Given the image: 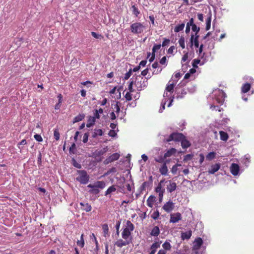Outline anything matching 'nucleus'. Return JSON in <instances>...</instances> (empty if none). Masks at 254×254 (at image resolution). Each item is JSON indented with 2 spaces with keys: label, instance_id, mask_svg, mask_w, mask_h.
Segmentation results:
<instances>
[{
  "label": "nucleus",
  "instance_id": "obj_14",
  "mask_svg": "<svg viewBox=\"0 0 254 254\" xmlns=\"http://www.w3.org/2000/svg\"><path fill=\"white\" fill-rule=\"evenodd\" d=\"M230 170L231 173L234 176H237L238 175L239 170H240V167L239 165L235 163L232 164L231 167H230Z\"/></svg>",
  "mask_w": 254,
  "mask_h": 254
},
{
  "label": "nucleus",
  "instance_id": "obj_47",
  "mask_svg": "<svg viewBox=\"0 0 254 254\" xmlns=\"http://www.w3.org/2000/svg\"><path fill=\"white\" fill-rule=\"evenodd\" d=\"M131 74H132V70H131V69H130L129 70V71L125 74L124 79L125 80L128 79L130 77Z\"/></svg>",
  "mask_w": 254,
  "mask_h": 254
},
{
  "label": "nucleus",
  "instance_id": "obj_34",
  "mask_svg": "<svg viewBox=\"0 0 254 254\" xmlns=\"http://www.w3.org/2000/svg\"><path fill=\"white\" fill-rule=\"evenodd\" d=\"M84 235L82 234L80 237V240H78L77 242V245L80 248H83L84 246V241L83 239Z\"/></svg>",
  "mask_w": 254,
  "mask_h": 254
},
{
  "label": "nucleus",
  "instance_id": "obj_57",
  "mask_svg": "<svg viewBox=\"0 0 254 254\" xmlns=\"http://www.w3.org/2000/svg\"><path fill=\"white\" fill-rule=\"evenodd\" d=\"M92 189V190H90L89 191L90 192H92L95 194L98 193L99 192V190L98 188H91Z\"/></svg>",
  "mask_w": 254,
  "mask_h": 254
},
{
  "label": "nucleus",
  "instance_id": "obj_55",
  "mask_svg": "<svg viewBox=\"0 0 254 254\" xmlns=\"http://www.w3.org/2000/svg\"><path fill=\"white\" fill-rule=\"evenodd\" d=\"M27 144V141L25 139H22L20 142H19L18 144H17V146L19 148V149H21L20 148V145H25Z\"/></svg>",
  "mask_w": 254,
  "mask_h": 254
},
{
  "label": "nucleus",
  "instance_id": "obj_35",
  "mask_svg": "<svg viewBox=\"0 0 254 254\" xmlns=\"http://www.w3.org/2000/svg\"><path fill=\"white\" fill-rule=\"evenodd\" d=\"M211 16L210 15L208 17H207L206 21V30H209L211 26Z\"/></svg>",
  "mask_w": 254,
  "mask_h": 254
},
{
  "label": "nucleus",
  "instance_id": "obj_38",
  "mask_svg": "<svg viewBox=\"0 0 254 254\" xmlns=\"http://www.w3.org/2000/svg\"><path fill=\"white\" fill-rule=\"evenodd\" d=\"M116 190V188L114 186L110 187L105 192V195H107L113 192H115Z\"/></svg>",
  "mask_w": 254,
  "mask_h": 254
},
{
  "label": "nucleus",
  "instance_id": "obj_26",
  "mask_svg": "<svg viewBox=\"0 0 254 254\" xmlns=\"http://www.w3.org/2000/svg\"><path fill=\"white\" fill-rule=\"evenodd\" d=\"M176 152V150L175 148H171L165 153L164 155V158L165 159L167 157L171 156L173 154H175Z\"/></svg>",
  "mask_w": 254,
  "mask_h": 254
},
{
  "label": "nucleus",
  "instance_id": "obj_20",
  "mask_svg": "<svg viewBox=\"0 0 254 254\" xmlns=\"http://www.w3.org/2000/svg\"><path fill=\"white\" fill-rule=\"evenodd\" d=\"M160 234V229L158 226H154L151 231L150 235L154 237H157Z\"/></svg>",
  "mask_w": 254,
  "mask_h": 254
},
{
  "label": "nucleus",
  "instance_id": "obj_2",
  "mask_svg": "<svg viewBox=\"0 0 254 254\" xmlns=\"http://www.w3.org/2000/svg\"><path fill=\"white\" fill-rule=\"evenodd\" d=\"M145 28V26L140 22H136L132 23L130 26L131 32L135 35L142 33Z\"/></svg>",
  "mask_w": 254,
  "mask_h": 254
},
{
  "label": "nucleus",
  "instance_id": "obj_44",
  "mask_svg": "<svg viewBox=\"0 0 254 254\" xmlns=\"http://www.w3.org/2000/svg\"><path fill=\"white\" fill-rule=\"evenodd\" d=\"M91 35L94 38L97 39H101L103 38V37L101 35L97 34L95 32H92Z\"/></svg>",
  "mask_w": 254,
  "mask_h": 254
},
{
  "label": "nucleus",
  "instance_id": "obj_31",
  "mask_svg": "<svg viewBox=\"0 0 254 254\" xmlns=\"http://www.w3.org/2000/svg\"><path fill=\"white\" fill-rule=\"evenodd\" d=\"M220 135V139L223 141H226L227 140L228 138V134L223 131H220L219 132Z\"/></svg>",
  "mask_w": 254,
  "mask_h": 254
},
{
  "label": "nucleus",
  "instance_id": "obj_11",
  "mask_svg": "<svg viewBox=\"0 0 254 254\" xmlns=\"http://www.w3.org/2000/svg\"><path fill=\"white\" fill-rule=\"evenodd\" d=\"M175 207V204L171 201L167 202L163 205L162 208L167 212H170L172 211Z\"/></svg>",
  "mask_w": 254,
  "mask_h": 254
},
{
  "label": "nucleus",
  "instance_id": "obj_54",
  "mask_svg": "<svg viewBox=\"0 0 254 254\" xmlns=\"http://www.w3.org/2000/svg\"><path fill=\"white\" fill-rule=\"evenodd\" d=\"M108 135L111 137H115L117 135V133L115 130H110L108 133Z\"/></svg>",
  "mask_w": 254,
  "mask_h": 254
},
{
  "label": "nucleus",
  "instance_id": "obj_24",
  "mask_svg": "<svg viewBox=\"0 0 254 254\" xmlns=\"http://www.w3.org/2000/svg\"><path fill=\"white\" fill-rule=\"evenodd\" d=\"M96 120L92 116H89L87 120V123L86 127H92L95 123Z\"/></svg>",
  "mask_w": 254,
  "mask_h": 254
},
{
  "label": "nucleus",
  "instance_id": "obj_63",
  "mask_svg": "<svg viewBox=\"0 0 254 254\" xmlns=\"http://www.w3.org/2000/svg\"><path fill=\"white\" fill-rule=\"evenodd\" d=\"M170 42V40L169 39H164L163 43H162V46L163 47H165L166 46H167Z\"/></svg>",
  "mask_w": 254,
  "mask_h": 254
},
{
  "label": "nucleus",
  "instance_id": "obj_45",
  "mask_svg": "<svg viewBox=\"0 0 254 254\" xmlns=\"http://www.w3.org/2000/svg\"><path fill=\"white\" fill-rule=\"evenodd\" d=\"M130 92H127L126 93L125 97L127 101H130L132 100V95Z\"/></svg>",
  "mask_w": 254,
  "mask_h": 254
},
{
  "label": "nucleus",
  "instance_id": "obj_16",
  "mask_svg": "<svg viewBox=\"0 0 254 254\" xmlns=\"http://www.w3.org/2000/svg\"><path fill=\"white\" fill-rule=\"evenodd\" d=\"M220 168V165L219 164L217 163L214 165H212L210 168L209 169L208 172L210 174H213L217 171L219 170Z\"/></svg>",
  "mask_w": 254,
  "mask_h": 254
},
{
  "label": "nucleus",
  "instance_id": "obj_42",
  "mask_svg": "<svg viewBox=\"0 0 254 254\" xmlns=\"http://www.w3.org/2000/svg\"><path fill=\"white\" fill-rule=\"evenodd\" d=\"M159 215H160V213H159V211L158 210H156V211H154L153 213H152V214L151 215V217L154 220H156L159 217Z\"/></svg>",
  "mask_w": 254,
  "mask_h": 254
},
{
  "label": "nucleus",
  "instance_id": "obj_41",
  "mask_svg": "<svg viewBox=\"0 0 254 254\" xmlns=\"http://www.w3.org/2000/svg\"><path fill=\"white\" fill-rule=\"evenodd\" d=\"M178 42L182 49H184L185 48V38L184 37H181Z\"/></svg>",
  "mask_w": 254,
  "mask_h": 254
},
{
  "label": "nucleus",
  "instance_id": "obj_23",
  "mask_svg": "<svg viewBox=\"0 0 254 254\" xmlns=\"http://www.w3.org/2000/svg\"><path fill=\"white\" fill-rule=\"evenodd\" d=\"M155 201V197L153 195H150L147 200V206L149 207H152Z\"/></svg>",
  "mask_w": 254,
  "mask_h": 254
},
{
  "label": "nucleus",
  "instance_id": "obj_22",
  "mask_svg": "<svg viewBox=\"0 0 254 254\" xmlns=\"http://www.w3.org/2000/svg\"><path fill=\"white\" fill-rule=\"evenodd\" d=\"M103 134V131L101 129L95 128L94 130V132L92 133V137L93 138H96L98 136H102Z\"/></svg>",
  "mask_w": 254,
  "mask_h": 254
},
{
  "label": "nucleus",
  "instance_id": "obj_18",
  "mask_svg": "<svg viewBox=\"0 0 254 254\" xmlns=\"http://www.w3.org/2000/svg\"><path fill=\"white\" fill-rule=\"evenodd\" d=\"M159 172L162 175L166 176L167 175L168 170L167 167L166 162H164L162 166L159 169Z\"/></svg>",
  "mask_w": 254,
  "mask_h": 254
},
{
  "label": "nucleus",
  "instance_id": "obj_56",
  "mask_svg": "<svg viewBox=\"0 0 254 254\" xmlns=\"http://www.w3.org/2000/svg\"><path fill=\"white\" fill-rule=\"evenodd\" d=\"M210 109L212 110H215V111H218L219 112L221 111L220 108L219 106H214V105H211L210 106Z\"/></svg>",
  "mask_w": 254,
  "mask_h": 254
},
{
  "label": "nucleus",
  "instance_id": "obj_39",
  "mask_svg": "<svg viewBox=\"0 0 254 254\" xmlns=\"http://www.w3.org/2000/svg\"><path fill=\"white\" fill-rule=\"evenodd\" d=\"M102 229L103 231L104 236L106 237V236L108 234L109 232V228L107 224H105L102 225Z\"/></svg>",
  "mask_w": 254,
  "mask_h": 254
},
{
  "label": "nucleus",
  "instance_id": "obj_15",
  "mask_svg": "<svg viewBox=\"0 0 254 254\" xmlns=\"http://www.w3.org/2000/svg\"><path fill=\"white\" fill-rule=\"evenodd\" d=\"M105 186V184L103 181H98L94 184H89L87 186L88 188H98V189H103Z\"/></svg>",
  "mask_w": 254,
  "mask_h": 254
},
{
  "label": "nucleus",
  "instance_id": "obj_25",
  "mask_svg": "<svg viewBox=\"0 0 254 254\" xmlns=\"http://www.w3.org/2000/svg\"><path fill=\"white\" fill-rule=\"evenodd\" d=\"M191 236V231L189 230L188 231L182 233L181 237L183 240H188Z\"/></svg>",
  "mask_w": 254,
  "mask_h": 254
},
{
  "label": "nucleus",
  "instance_id": "obj_43",
  "mask_svg": "<svg viewBox=\"0 0 254 254\" xmlns=\"http://www.w3.org/2000/svg\"><path fill=\"white\" fill-rule=\"evenodd\" d=\"M54 138L56 140H58L60 139V133L58 129H55L54 132Z\"/></svg>",
  "mask_w": 254,
  "mask_h": 254
},
{
  "label": "nucleus",
  "instance_id": "obj_4",
  "mask_svg": "<svg viewBox=\"0 0 254 254\" xmlns=\"http://www.w3.org/2000/svg\"><path fill=\"white\" fill-rule=\"evenodd\" d=\"M213 96L215 97L216 102L222 104L226 97V94L222 90L219 89H217L214 90L212 92Z\"/></svg>",
  "mask_w": 254,
  "mask_h": 254
},
{
  "label": "nucleus",
  "instance_id": "obj_21",
  "mask_svg": "<svg viewBox=\"0 0 254 254\" xmlns=\"http://www.w3.org/2000/svg\"><path fill=\"white\" fill-rule=\"evenodd\" d=\"M80 204L82 206V209L85 211L86 212H89L91 210L92 207L88 203L80 202Z\"/></svg>",
  "mask_w": 254,
  "mask_h": 254
},
{
  "label": "nucleus",
  "instance_id": "obj_50",
  "mask_svg": "<svg viewBox=\"0 0 254 254\" xmlns=\"http://www.w3.org/2000/svg\"><path fill=\"white\" fill-rule=\"evenodd\" d=\"M192 30L193 32H195V33H198L200 30L199 27H197V26L195 24H193L192 26L191 27Z\"/></svg>",
  "mask_w": 254,
  "mask_h": 254
},
{
  "label": "nucleus",
  "instance_id": "obj_37",
  "mask_svg": "<svg viewBox=\"0 0 254 254\" xmlns=\"http://www.w3.org/2000/svg\"><path fill=\"white\" fill-rule=\"evenodd\" d=\"M155 191L158 194L164 193L165 191L164 189H162V185L158 184L157 187L155 188Z\"/></svg>",
  "mask_w": 254,
  "mask_h": 254
},
{
  "label": "nucleus",
  "instance_id": "obj_29",
  "mask_svg": "<svg viewBox=\"0 0 254 254\" xmlns=\"http://www.w3.org/2000/svg\"><path fill=\"white\" fill-rule=\"evenodd\" d=\"M181 141L182 146L183 148H187L190 145L189 141L188 140H187L186 139H185V137L183 139H182V140H181Z\"/></svg>",
  "mask_w": 254,
  "mask_h": 254
},
{
  "label": "nucleus",
  "instance_id": "obj_53",
  "mask_svg": "<svg viewBox=\"0 0 254 254\" xmlns=\"http://www.w3.org/2000/svg\"><path fill=\"white\" fill-rule=\"evenodd\" d=\"M200 61L198 59H194L193 61L192 66L193 67H197V64L200 63Z\"/></svg>",
  "mask_w": 254,
  "mask_h": 254
},
{
  "label": "nucleus",
  "instance_id": "obj_8",
  "mask_svg": "<svg viewBox=\"0 0 254 254\" xmlns=\"http://www.w3.org/2000/svg\"><path fill=\"white\" fill-rule=\"evenodd\" d=\"M165 183L167 184L166 189L168 192L171 193L176 190L177 184L175 182L169 180L166 181Z\"/></svg>",
  "mask_w": 254,
  "mask_h": 254
},
{
  "label": "nucleus",
  "instance_id": "obj_19",
  "mask_svg": "<svg viewBox=\"0 0 254 254\" xmlns=\"http://www.w3.org/2000/svg\"><path fill=\"white\" fill-rule=\"evenodd\" d=\"M190 42V47H192L193 45L194 44L195 47L198 48V47H199L198 40L194 39V35L193 34L191 35Z\"/></svg>",
  "mask_w": 254,
  "mask_h": 254
},
{
  "label": "nucleus",
  "instance_id": "obj_52",
  "mask_svg": "<svg viewBox=\"0 0 254 254\" xmlns=\"http://www.w3.org/2000/svg\"><path fill=\"white\" fill-rule=\"evenodd\" d=\"M34 138L38 141L41 142L43 140L41 136L38 134H36L34 135Z\"/></svg>",
  "mask_w": 254,
  "mask_h": 254
},
{
  "label": "nucleus",
  "instance_id": "obj_5",
  "mask_svg": "<svg viewBox=\"0 0 254 254\" xmlns=\"http://www.w3.org/2000/svg\"><path fill=\"white\" fill-rule=\"evenodd\" d=\"M77 173L78 176L76 178V180L82 184H86L89 180V176L85 170H78Z\"/></svg>",
  "mask_w": 254,
  "mask_h": 254
},
{
  "label": "nucleus",
  "instance_id": "obj_28",
  "mask_svg": "<svg viewBox=\"0 0 254 254\" xmlns=\"http://www.w3.org/2000/svg\"><path fill=\"white\" fill-rule=\"evenodd\" d=\"M162 247L163 249V250H165V252L167 253V251H170L172 248V246L169 243V242L166 241L165 243L162 245Z\"/></svg>",
  "mask_w": 254,
  "mask_h": 254
},
{
  "label": "nucleus",
  "instance_id": "obj_7",
  "mask_svg": "<svg viewBox=\"0 0 254 254\" xmlns=\"http://www.w3.org/2000/svg\"><path fill=\"white\" fill-rule=\"evenodd\" d=\"M184 138V135L180 133H173L170 135L168 138L166 139L167 142H169L172 140L175 141H181Z\"/></svg>",
  "mask_w": 254,
  "mask_h": 254
},
{
  "label": "nucleus",
  "instance_id": "obj_46",
  "mask_svg": "<svg viewBox=\"0 0 254 254\" xmlns=\"http://www.w3.org/2000/svg\"><path fill=\"white\" fill-rule=\"evenodd\" d=\"M72 164L75 167H76L78 169H80L81 168V165L79 163L77 162L74 159H73L72 160Z\"/></svg>",
  "mask_w": 254,
  "mask_h": 254
},
{
  "label": "nucleus",
  "instance_id": "obj_36",
  "mask_svg": "<svg viewBox=\"0 0 254 254\" xmlns=\"http://www.w3.org/2000/svg\"><path fill=\"white\" fill-rule=\"evenodd\" d=\"M131 9L133 14L135 16V17H137L138 15L140 14V11L138 8L134 5H132Z\"/></svg>",
  "mask_w": 254,
  "mask_h": 254
},
{
  "label": "nucleus",
  "instance_id": "obj_1",
  "mask_svg": "<svg viewBox=\"0 0 254 254\" xmlns=\"http://www.w3.org/2000/svg\"><path fill=\"white\" fill-rule=\"evenodd\" d=\"M134 230V226L133 224L129 220H127L126 223V227L123 230L122 233V237L124 240H130L131 241L132 238L131 236V233Z\"/></svg>",
  "mask_w": 254,
  "mask_h": 254
},
{
  "label": "nucleus",
  "instance_id": "obj_59",
  "mask_svg": "<svg viewBox=\"0 0 254 254\" xmlns=\"http://www.w3.org/2000/svg\"><path fill=\"white\" fill-rule=\"evenodd\" d=\"M166 104V101H162L161 103V107H160L159 112L162 113L165 109V105Z\"/></svg>",
  "mask_w": 254,
  "mask_h": 254
},
{
  "label": "nucleus",
  "instance_id": "obj_60",
  "mask_svg": "<svg viewBox=\"0 0 254 254\" xmlns=\"http://www.w3.org/2000/svg\"><path fill=\"white\" fill-rule=\"evenodd\" d=\"M106 150L105 148H104L102 150L96 152V154L99 156H101L103 155L106 152Z\"/></svg>",
  "mask_w": 254,
  "mask_h": 254
},
{
  "label": "nucleus",
  "instance_id": "obj_48",
  "mask_svg": "<svg viewBox=\"0 0 254 254\" xmlns=\"http://www.w3.org/2000/svg\"><path fill=\"white\" fill-rule=\"evenodd\" d=\"M161 45L160 44H155L152 48V53L155 54V52L160 49Z\"/></svg>",
  "mask_w": 254,
  "mask_h": 254
},
{
  "label": "nucleus",
  "instance_id": "obj_33",
  "mask_svg": "<svg viewBox=\"0 0 254 254\" xmlns=\"http://www.w3.org/2000/svg\"><path fill=\"white\" fill-rule=\"evenodd\" d=\"M84 117L85 115L84 114H79L74 118L73 123H74L81 121L84 119Z\"/></svg>",
  "mask_w": 254,
  "mask_h": 254
},
{
  "label": "nucleus",
  "instance_id": "obj_61",
  "mask_svg": "<svg viewBox=\"0 0 254 254\" xmlns=\"http://www.w3.org/2000/svg\"><path fill=\"white\" fill-rule=\"evenodd\" d=\"M133 83V81H131L128 86V89L129 90V92H132L133 91V90L132 89V85Z\"/></svg>",
  "mask_w": 254,
  "mask_h": 254
},
{
  "label": "nucleus",
  "instance_id": "obj_51",
  "mask_svg": "<svg viewBox=\"0 0 254 254\" xmlns=\"http://www.w3.org/2000/svg\"><path fill=\"white\" fill-rule=\"evenodd\" d=\"M177 165H174L172 167V168L171 169V172L172 173V174H177V172L178 171Z\"/></svg>",
  "mask_w": 254,
  "mask_h": 254
},
{
  "label": "nucleus",
  "instance_id": "obj_13",
  "mask_svg": "<svg viewBox=\"0 0 254 254\" xmlns=\"http://www.w3.org/2000/svg\"><path fill=\"white\" fill-rule=\"evenodd\" d=\"M120 157L119 154L115 153L111 155L110 157L107 158L105 161V164H108L109 163L112 162L115 160H118Z\"/></svg>",
  "mask_w": 254,
  "mask_h": 254
},
{
  "label": "nucleus",
  "instance_id": "obj_62",
  "mask_svg": "<svg viewBox=\"0 0 254 254\" xmlns=\"http://www.w3.org/2000/svg\"><path fill=\"white\" fill-rule=\"evenodd\" d=\"M188 60V53L185 54L182 58V62H185Z\"/></svg>",
  "mask_w": 254,
  "mask_h": 254
},
{
  "label": "nucleus",
  "instance_id": "obj_3",
  "mask_svg": "<svg viewBox=\"0 0 254 254\" xmlns=\"http://www.w3.org/2000/svg\"><path fill=\"white\" fill-rule=\"evenodd\" d=\"M134 84L137 90L141 91L147 86V79L139 75L136 77Z\"/></svg>",
  "mask_w": 254,
  "mask_h": 254
},
{
  "label": "nucleus",
  "instance_id": "obj_27",
  "mask_svg": "<svg viewBox=\"0 0 254 254\" xmlns=\"http://www.w3.org/2000/svg\"><path fill=\"white\" fill-rule=\"evenodd\" d=\"M251 86L250 83H246L244 84L242 87V92L244 93H247L250 90Z\"/></svg>",
  "mask_w": 254,
  "mask_h": 254
},
{
  "label": "nucleus",
  "instance_id": "obj_49",
  "mask_svg": "<svg viewBox=\"0 0 254 254\" xmlns=\"http://www.w3.org/2000/svg\"><path fill=\"white\" fill-rule=\"evenodd\" d=\"M88 137H89V133L86 132L85 133L83 136V142L84 143H86L88 140Z\"/></svg>",
  "mask_w": 254,
  "mask_h": 254
},
{
  "label": "nucleus",
  "instance_id": "obj_64",
  "mask_svg": "<svg viewBox=\"0 0 254 254\" xmlns=\"http://www.w3.org/2000/svg\"><path fill=\"white\" fill-rule=\"evenodd\" d=\"M166 62V57H163L160 61V63L161 64H165Z\"/></svg>",
  "mask_w": 254,
  "mask_h": 254
},
{
  "label": "nucleus",
  "instance_id": "obj_10",
  "mask_svg": "<svg viewBox=\"0 0 254 254\" xmlns=\"http://www.w3.org/2000/svg\"><path fill=\"white\" fill-rule=\"evenodd\" d=\"M130 243V240L119 239L115 242V245L119 248H122L129 245Z\"/></svg>",
  "mask_w": 254,
  "mask_h": 254
},
{
  "label": "nucleus",
  "instance_id": "obj_9",
  "mask_svg": "<svg viewBox=\"0 0 254 254\" xmlns=\"http://www.w3.org/2000/svg\"><path fill=\"white\" fill-rule=\"evenodd\" d=\"M182 219V215L180 213L177 212L171 214L170 215V222L176 223Z\"/></svg>",
  "mask_w": 254,
  "mask_h": 254
},
{
  "label": "nucleus",
  "instance_id": "obj_58",
  "mask_svg": "<svg viewBox=\"0 0 254 254\" xmlns=\"http://www.w3.org/2000/svg\"><path fill=\"white\" fill-rule=\"evenodd\" d=\"M192 156L191 154H187L184 156V160L185 161L190 160L191 159Z\"/></svg>",
  "mask_w": 254,
  "mask_h": 254
},
{
  "label": "nucleus",
  "instance_id": "obj_17",
  "mask_svg": "<svg viewBox=\"0 0 254 254\" xmlns=\"http://www.w3.org/2000/svg\"><path fill=\"white\" fill-rule=\"evenodd\" d=\"M160 247V243L159 242H156L154 243L150 247L151 252L149 254H155L156 252V250L158 248H159Z\"/></svg>",
  "mask_w": 254,
  "mask_h": 254
},
{
  "label": "nucleus",
  "instance_id": "obj_6",
  "mask_svg": "<svg viewBox=\"0 0 254 254\" xmlns=\"http://www.w3.org/2000/svg\"><path fill=\"white\" fill-rule=\"evenodd\" d=\"M202 244L203 241L201 238H198L195 240L193 242V251L195 254H202L198 252V250L200 249Z\"/></svg>",
  "mask_w": 254,
  "mask_h": 254
},
{
  "label": "nucleus",
  "instance_id": "obj_12",
  "mask_svg": "<svg viewBox=\"0 0 254 254\" xmlns=\"http://www.w3.org/2000/svg\"><path fill=\"white\" fill-rule=\"evenodd\" d=\"M164 101H166V102L169 100V103L168 105V107H170L174 99V97L172 96V93L166 91L164 93Z\"/></svg>",
  "mask_w": 254,
  "mask_h": 254
},
{
  "label": "nucleus",
  "instance_id": "obj_32",
  "mask_svg": "<svg viewBox=\"0 0 254 254\" xmlns=\"http://www.w3.org/2000/svg\"><path fill=\"white\" fill-rule=\"evenodd\" d=\"M185 24L184 23H182L177 26H176L174 28V31L176 33L179 32L180 31L183 30L185 27Z\"/></svg>",
  "mask_w": 254,
  "mask_h": 254
},
{
  "label": "nucleus",
  "instance_id": "obj_40",
  "mask_svg": "<svg viewBox=\"0 0 254 254\" xmlns=\"http://www.w3.org/2000/svg\"><path fill=\"white\" fill-rule=\"evenodd\" d=\"M174 84L173 83L168 85L166 88V91L172 93L174 90Z\"/></svg>",
  "mask_w": 254,
  "mask_h": 254
},
{
  "label": "nucleus",
  "instance_id": "obj_30",
  "mask_svg": "<svg viewBox=\"0 0 254 254\" xmlns=\"http://www.w3.org/2000/svg\"><path fill=\"white\" fill-rule=\"evenodd\" d=\"M194 21L193 19L191 18L189 22L187 23L186 28V33H188L190 31V26H192V25L193 24Z\"/></svg>",
  "mask_w": 254,
  "mask_h": 254
}]
</instances>
